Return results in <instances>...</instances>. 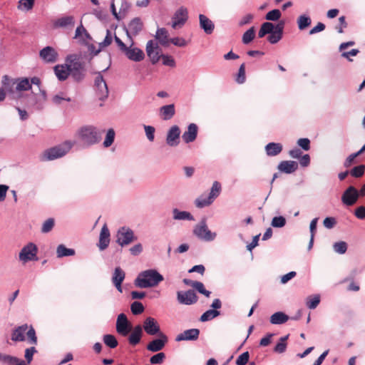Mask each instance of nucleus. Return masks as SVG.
<instances>
[{
    "mask_svg": "<svg viewBox=\"0 0 365 365\" xmlns=\"http://www.w3.org/2000/svg\"><path fill=\"white\" fill-rule=\"evenodd\" d=\"M39 57L45 63H53L57 61L58 53L54 48L47 46L39 51Z\"/></svg>",
    "mask_w": 365,
    "mask_h": 365,
    "instance_id": "15",
    "label": "nucleus"
},
{
    "mask_svg": "<svg viewBox=\"0 0 365 365\" xmlns=\"http://www.w3.org/2000/svg\"><path fill=\"white\" fill-rule=\"evenodd\" d=\"M282 16V13L279 9H274L268 11L265 15V19L267 21H277Z\"/></svg>",
    "mask_w": 365,
    "mask_h": 365,
    "instance_id": "52",
    "label": "nucleus"
},
{
    "mask_svg": "<svg viewBox=\"0 0 365 365\" xmlns=\"http://www.w3.org/2000/svg\"><path fill=\"white\" fill-rule=\"evenodd\" d=\"M173 219L176 220H194V217L187 211H181L178 208L173 210Z\"/></svg>",
    "mask_w": 365,
    "mask_h": 365,
    "instance_id": "38",
    "label": "nucleus"
},
{
    "mask_svg": "<svg viewBox=\"0 0 365 365\" xmlns=\"http://www.w3.org/2000/svg\"><path fill=\"white\" fill-rule=\"evenodd\" d=\"M297 23L298 29L303 31L311 25L312 19L309 15L302 14L297 18Z\"/></svg>",
    "mask_w": 365,
    "mask_h": 365,
    "instance_id": "42",
    "label": "nucleus"
},
{
    "mask_svg": "<svg viewBox=\"0 0 365 365\" xmlns=\"http://www.w3.org/2000/svg\"><path fill=\"white\" fill-rule=\"evenodd\" d=\"M96 94L101 101H105L108 96V88L104 78L101 72L97 73L94 81Z\"/></svg>",
    "mask_w": 365,
    "mask_h": 365,
    "instance_id": "7",
    "label": "nucleus"
},
{
    "mask_svg": "<svg viewBox=\"0 0 365 365\" xmlns=\"http://www.w3.org/2000/svg\"><path fill=\"white\" fill-rule=\"evenodd\" d=\"M214 200L212 198H210V196L207 197H200L197 198L195 201V204L198 208H203L211 205L213 202Z\"/></svg>",
    "mask_w": 365,
    "mask_h": 365,
    "instance_id": "48",
    "label": "nucleus"
},
{
    "mask_svg": "<svg viewBox=\"0 0 365 365\" xmlns=\"http://www.w3.org/2000/svg\"><path fill=\"white\" fill-rule=\"evenodd\" d=\"M125 277V272L120 267H115L113 273L111 281L116 289L120 293L123 292L122 284Z\"/></svg>",
    "mask_w": 365,
    "mask_h": 365,
    "instance_id": "22",
    "label": "nucleus"
},
{
    "mask_svg": "<svg viewBox=\"0 0 365 365\" xmlns=\"http://www.w3.org/2000/svg\"><path fill=\"white\" fill-rule=\"evenodd\" d=\"M200 333V331L199 329L193 328L187 329L177 335L175 341H196L199 338Z\"/></svg>",
    "mask_w": 365,
    "mask_h": 365,
    "instance_id": "23",
    "label": "nucleus"
},
{
    "mask_svg": "<svg viewBox=\"0 0 365 365\" xmlns=\"http://www.w3.org/2000/svg\"><path fill=\"white\" fill-rule=\"evenodd\" d=\"M333 248L335 252L343 255L347 250V243L344 241L336 242L334 244Z\"/></svg>",
    "mask_w": 365,
    "mask_h": 365,
    "instance_id": "59",
    "label": "nucleus"
},
{
    "mask_svg": "<svg viewBox=\"0 0 365 365\" xmlns=\"http://www.w3.org/2000/svg\"><path fill=\"white\" fill-rule=\"evenodd\" d=\"M163 280V276L157 269H149L138 273L134 284L141 289L151 288L158 286Z\"/></svg>",
    "mask_w": 365,
    "mask_h": 365,
    "instance_id": "1",
    "label": "nucleus"
},
{
    "mask_svg": "<svg viewBox=\"0 0 365 365\" xmlns=\"http://www.w3.org/2000/svg\"><path fill=\"white\" fill-rule=\"evenodd\" d=\"M180 129L178 125H173L168 130L166 143L170 147H176L180 143Z\"/></svg>",
    "mask_w": 365,
    "mask_h": 365,
    "instance_id": "17",
    "label": "nucleus"
},
{
    "mask_svg": "<svg viewBox=\"0 0 365 365\" xmlns=\"http://www.w3.org/2000/svg\"><path fill=\"white\" fill-rule=\"evenodd\" d=\"M130 331L128 341L130 345L135 346L140 342L143 335V327L140 324L135 325L131 329Z\"/></svg>",
    "mask_w": 365,
    "mask_h": 365,
    "instance_id": "21",
    "label": "nucleus"
},
{
    "mask_svg": "<svg viewBox=\"0 0 365 365\" xmlns=\"http://www.w3.org/2000/svg\"><path fill=\"white\" fill-rule=\"evenodd\" d=\"M27 329L28 325L26 324L15 328L11 334V340L14 341H24L25 340L24 334Z\"/></svg>",
    "mask_w": 365,
    "mask_h": 365,
    "instance_id": "33",
    "label": "nucleus"
},
{
    "mask_svg": "<svg viewBox=\"0 0 365 365\" xmlns=\"http://www.w3.org/2000/svg\"><path fill=\"white\" fill-rule=\"evenodd\" d=\"M165 357L166 356L165 353L158 352L155 355L152 356L149 361L151 364H161L164 361Z\"/></svg>",
    "mask_w": 365,
    "mask_h": 365,
    "instance_id": "60",
    "label": "nucleus"
},
{
    "mask_svg": "<svg viewBox=\"0 0 365 365\" xmlns=\"http://www.w3.org/2000/svg\"><path fill=\"white\" fill-rule=\"evenodd\" d=\"M249 359V351H245L237 358L235 363L237 365H246L248 363Z\"/></svg>",
    "mask_w": 365,
    "mask_h": 365,
    "instance_id": "62",
    "label": "nucleus"
},
{
    "mask_svg": "<svg viewBox=\"0 0 365 365\" xmlns=\"http://www.w3.org/2000/svg\"><path fill=\"white\" fill-rule=\"evenodd\" d=\"M103 132L104 130L100 131L97 128L92 125L84 126L79 130V137L85 145L90 146L100 142Z\"/></svg>",
    "mask_w": 365,
    "mask_h": 365,
    "instance_id": "3",
    "label": "nucleus"
},
{
    "mask_svg": "<svg viewBox=\"0 0 365 365\" xmlns=\"http://www.w3.org/2000/svg\"><path fill=\"white\" fill-rule=\"evenodd\" d=\"M86 75V69H71L70 68V76L73 78V81L79 83L82 82Z\"/></svg>",
    "mask_w": 365,
    "mask_h": 365,
    "instance_id": "41",
    "label": "nucleus"
},
{
    "mask_svg": "<svg viewBox=\"0 0 365 365\" xmlns=\"http://www.w3.org/2000/svg\"><path fill=\"white\" fill-rule=\"evenodd\" d=\"M21 359L0 352V362L6 365H16Z\"/></svg>",
    "mask_w": 365,
    "mask_h": 365,
    "instance_id": "47",
    "label": "nucleus"
},
{
    "mask_svg": "<svg viewBox=\"0 0 365 365\" xmlns=\"http://www.w3.org/2000/svg\"><path fill=\"white\" fill-rule=\"evenodd\" d=\"M198 127L195 123H190L187 129L182 135V138L185 143H190L195 140L197 136Z\"/></svg>",
    "mask_w": 365,
    "mask_h": 365,
    "instance_id": "26",
    "label": "nucleus"
},
{
    "mask_svg": "<svg viewBox=\"0 0 365 365\" xmlns=\"http://www.w3.org/2000/svg\"><path fill=\"white\" fill-rule=\"evenodd\" d=\"M73 38L78 39L79 44H81V39H86L88 42L93 41L92 36L85 29L82 22H81L80 25L77 26Z\"/></svg>",
    "mask_w": 365,
    "mask_h": 365,
    "instance_id": "31",
    "label": "nucleus"
},
{
    "mask_svg": "<svg viewBox=\"0 0 365 365\" xmlns=\"http://www.w3.org/2000/svg\"><path fill=\"white\" fill-rule=\"evenodd\" d=\"M115 133L114 130L113 128L108 129L103 142V145L105 148H108L113 143L115 140Z\"/></svg>",
    "mask_w": 365,
    "mask_h": 365,
    "instance_id": "54",
    "label": "nucleus"
},
{
    "mask_svg": "<svg viewBox=\"0 0 365 365\" xmlns=\"http://www.w3.org/2000/svg\"><path fill=\"white\" fill-rule=\"evenodd\" d=\"M358 199V190L353 185L349 186L341 195V202L346 206L354 205Z\"/></svg>",
    "mask_w": 365,
    "mask_h": 365,
    "instance_id": "14",
    "label": "nucleus"
},
{
    "mask_svg": "<svg viewBox=\"0 0 365 365\" xmlns=\"http://www.w3.org/2000/svg\"><path fill=\"white\" fill-rule=\"evenodd\" d=\"M283 149V146L279 143H269L265 145L266 154L268 156H276L279 155Z\"/></svg>",
    "mask_w": 365,
    "mask_h": 365,
    "instance_id": "34",
    "label": "nucleus"
},
{
    "mask_svg": "<svg viewBox=\"0 0 365 365\" xmlns=\"http://www.w3.org/2000/svg\"><path fill=\"white\" fill-rule=\"evenodd\" d=\"M146 52L153 65L156 64L161 58V48L158 46V43H155L153 40L148 41L146 44Z\"/></svg>",
    "mask_w": 365,
    "mask_h": 365,
    "instance_id": "13",
    "label": "nucleus"
},
{
    "mask_svg": "<svg viewBox=\"0 0 365 365\" xmlns=\"http://www.w3.org/2000/svg\"><path fill=\"white\" fill-rule=\"evenodd\" d=\"M54 225L55 220L52 217L48 218L46 221L43 222L41 231L42 233H48L52 230Z\"/></svg>",
    "mask_w": 365,
    "mask_h": 365,
    "instance_id": "55",
    "label": "nucleus"
},
{
    "mask_svg": "<svg viewBox=\"0 0 365 365\" xmlns=\"http://www.w3.org/2000/svg\"><path fill=\"white\" fill-rule=\"evenodd\" d=\"M235 81L239 84L244 83L246 81L245 64L244 63H242L239 68L238 73L237 74Z\"/></svg>",
    "mask_w": 365,
    "mask_h": 365,
    "instance_id": "58",
    "label": "nucleus"
},
{
    "mask_svg": "<svg viewBox=\"0 0 365 365\" xmlns=\"http://www.w3.org/2000/svg\"><path fill=\"white\" fill-rule=\"evenodd\" d=\"M130 310L133 314L139 315L144 312L145 307L140 302L134 301L130 304Z\"/></svg>",
    "mask_w": 365,
    "mask_h": 365,
    "instance_id": "51",
    "label": "nucleus"
},
{
    "mask_svg": "<svg viewBox=\"0 0 365 365\" xmlns=\"http://www.w3.org/2000/svg\"><path fill=\"white\" fill-rule=\"evenodd\" d=\"M158 338L151 340L146 346V349L151 352L161 351L168 341V338L165 333L157 335Z\"/></svg>",
    "mask_w": 365,
    "mask_h": 365,
    "instance_id": "12",
    "label": "nucleus"
},
{
    "mask_svg": "<svg viewBox=\"0 0 365 365\" xmlns=\"http://www.w3.org/2000/svg\"><path fill=\"white\" fill-rule=\"evenodd\" d=\"M255 37V26H252L243 34L242 41L244 44L248 45L254 40Z\"/></svg>",
    "mask_w": 365,
    "mask_h": 365,
    "instance_id": "45",
    "label": "nucleus"
},
{
    "mask_svg": "<svg viewBox=\"0 0 365 365\" xmlns=\"http://www.w3.org/2000/svg\"><path fill=\"white\" fill-rule=\"evenodd\" d=\"M66 63L71 69H86L85 63L80 60V56L77 54H70L66 58Z\"/></svg>",
    "mask_w": 365,
    "mask_h": 365,
    "instance_id": "28",
    "label": "nucleus"
},
{
    "mask_svg": "<svg viewBox=\"0 0 365 365\" xmlns=\"http://www.w3.org/2000/svg\"><path fill=\"white\" fill-rule=\"evenodd\" d=\"M284 24L285 22L283 20L278 22L277 28L267 36V41L270 43L275 44L282 38Z\"/></svg>",
    "mask_w": 365,
    "mask_h": 365,
    "instance_id": "24",
    "label": "nucleus"
},
{
    "mask_svg": "<svg viewBox=\"0 0 365 365\" xmlns=\"http://www.w3.org/2000/svg\"><path fill=\"white\" fill-rule=\"evenodd\" d=\"M277 28V24H274L273 23L266 21L262 24L260 29L258 31V37L263 38L267 34H270L273 31Z\"/></svg>",
    "mask_w": 365,
    "mask_h": 365,
    "instance_id": "37",
    "label": "nucleus"
},
{
    "mask_svg": "<svg viewBox=\"0 0 365 365\" xmlns=\"http://www.w3.org/2000/svg\"><path fill=\"white\" fill-rule=\"evenodd\" d=\"M193 234L200 240L210 242L215 239L216 233L212 232L207 227L206 219L202 218L193 229Z\"/></svg>",
    "mask_w": 365,
    "mask_h": 365,
    "instance_id": "4",
    "label": "nucleus"
},
{
    "mask_svg": "<svg viewBox=\"0 0 365 365\" xmlns=\"http://www.w3.org/2000/svg\"><path fill=\"white\" fill-rule=\"evenodd\" d=\"M289 334H287L279 338V341L273 348V351L277 354H282L286 351L287 347V341L289 339Z\"/></svg>",
    "mask_w": 365,
    "mask_h": 365,
    "instance_id": "40",
    "label": "nucleus"
},
{
    "mask_svg": "<svg viewBox=\"0 0 365 365\" xmlns=\"http://www.w3.org/2000/svg\"><path fill=\"white\" fill-rule=\"evenodd\" d=\"M75 25V19L73 16H65L57 19L53 22V26L55 28H66L73 27Z\"/></svg>",
    "mask_w": 365,
    "mask_h": 365,
    "instance_id": "30",
    "label": "nucleus"
},
{
    "mask_svg": "<svg viewBox=\"0 0 365 365\" xmlns=\"http://www.w3.org/2000/svg\"><path fill=\"white\" fill-rule=\"evenodd\" d=\"M115 328L117 332L123 336H128L132 326L124 313L118 316Z\"/></svg>",
    "mask_w": 365,
    "mask_h": 365,
    "instance_id": "10",
    "label": "nucleus"
},
{
    "mask_svg": "<svg viewBox=\"0 0 365 365\" xmlns=\"http://www.w3.org/2000/svg\"><path fill=\"white\" fill-rule=\"evenodd\" d=\"M365 172V165L364 164H360L359 165L354 166L349 170V174L356 178H361L364 175Z\"/></svg>",
    "mask_w": 365,
    "mask_h": 365,
    "instance_id": "49",
    "label": "nucleus"
},
{
    "mask_svg": "<svg viewBox=\"0 0 365 365\" xmlns=\"http://www.w3.org/2000/svg\"><path fill=\"white\" fill-rule=\"evenodd\" d=\"M136 240L137 237L135 236L133 230L128 227H121L117 231L115 242L122 247Z\"/></svg>",
    "mask_w": 365,
    "mask_h": 365,
    "instance_id": "5",
    "label": "nucleus"
},
{
    "mask_svg": "<svg viewBox=\"0 0 365 365\" xmlns=\"http://www.w3.org/2000/svg\"><path fill=\"white\" fill-rule=\"evenodd\" d=\"M35 0H20L19 1L18 8L21 9V6L26 11L31 10L34 5Z\"/></svg>",
    "mask_w": 365,
    "mask_h": 365,
    "instance_id": "64",
    "label": "nucleus"
},
{
    "mask_svg": "<svg viewBox=\"0 0 365 365\" xmlns=\"http://www.w3.org/2000/svg\"><path fill=\"white\" fill-rule=\"evenodd\" d=\"M200 26L207 34H211L215 29L214 23L204 14L199 15Z\"/></svg>",
    "mask_w": 365,
    "mask_h": 365,
    "instance_id": "29",
    "label": "nucleus"
},
{
    "mask_svg": "<svg viewBox=\"0 0 365 365\" xmlns=\"http://www.w3.org/2000/svg\"><path fill=\"white\" fill-rule=\"evenodd\" d=\"M16 79L10 78L8 76H4L2 80V84L4 87L5 91H6L9 93H14V86H16Z\"/></svg>",
    "mask_w": 365,
    "mask_h": 365,
    "instance_id": "44",
    "label": "nucleus"
},
{
    "mask_svg": "<svg viewBox=\"0 0 365 365\" xmlns=\"http://www.w3.org/2000/svg\"><path fill=\"white\" fill-rule=\"evenodd\" d=\"M286 222L287 220L284 216H275L272 220L271 225L275 228H282L285 226Z\"/></svg>",
    "mask_w": 365,
    "mask_h": 365,
    "instance_id": "53",
    "label": "nucleus"
},
{
    "mask_svg": "<svg viewBox=\"0 0 365 365\" xmlns=\"http://www.w3.org/2000/svg\"><path fill=\"white\" fill-rule=\"evenodd\" d=\"M76 252L75 250L66 247L64 245L61 244L57 247L56 254L58 258L63 257L73 256Z\"/></svg>",
    "mask_w": 365,
    "mask_h": 365,
    "instance_id": "43",
    "label": "nucleus"
},
{
    "mask_svg": "<svg viewBox=\"0 0 365 365\" xmlns=\"http://www.w3.org/2000/svg\"><path fill=\"white\" fill-rule=\"evenodd\" d=\"M142 327L143 331L150 336H156L163 333L160 330L158 321L152 317H148L145 319Z\"/></svg>",
    "mask_w": 365,
    "mask_h": 365,
    "instance_id": "9",
    "label": "nucleus"
},
{
    "mask_svg": "<svg viewBox=\"0 0 365 365\" xmlns=\"http://www.w3.org/2000/svg\"><path fill=\"white\" fill-rule=\"evenodd\" d=\"M160 112L164 120H170L175 114V105L169 104L163 106L160 108Z\"/></svg>",
    "mask_w": 365,
    "mask_h": 365,
    "instance_id": "36",
    "label": "nucleus"
},
{
    "mask_svg": "<svg viewBox=\"0 0 365 365\" xmlns=\"http://www.w3.org/2000/svg\"><path fill=\"white\" fill-rule=\"evenodd\" d=\"M110 233L106 224L101 228L98 247L101 251L105 250L109 245L110 241Z\"/></svg>",
    "mask_w": 365,
    "mask_h": 365,
    "instance_id": "20",
    "label": "nucleus"
},
{
    "mask_svg": "<svg viewBox=\"0 0 365 365\" xmlns=\"http://www.w3.org/2000/svg\"><path fill=\"white\" fill-rule=\"evenodd\" d=\"M178 302L181 304L191 305L195 304L198 300V297L193 289L187 291L177 292Z\"/></svg>",
    "mask_w": 365,
    "mask_h": 365,
    "instance_id": "11",
    "label": "nucleus"
},
{
    "mask_svg": "<svg viewBox=\"0 0 365 365\" xmlns=\"http://www.w3.org/2000/svg\"><path fill=\"white\" fill-rule=\"evenodd\" d=\"M143 27V22L139 17L133 19L128 24V28H125L128 37L131 38V35L137 36L142 31Z\"/></svg>",
    "mask_w": 365,
    "mask_h": 365,
    "instance_id": "19",
    "label": "nucleus"
},
{
    "mask_svg": "<svg viewBox=\"0 0 365 365\" xmlns=\"http://www.w3.org/2000/svg\"><path fill=\"white\" fill-rule=\"evenodd\" d=\"M221 192V184L215 181L212 184V186L210 190V192L209 194L210 198H212L215 200L217 197H218Z\"/></svg>",
    "mask_w": 365,
    "mask_h": 365,
    "instance_id": "56",
    "label": "nucleus"
},
{
    "mask_svg": "<svg viewBox=\"0 0 365 365\" xmlns=\"http://www.w3.org/2000/svg\"><path fill=\"white\" fill-rule=\"evenodd\" d=\"M72 146L73 144L67 140L62 144L48 148L43 153L41 160L50 161L62 158L68 153Z\"/></svg>",
    "mask_w": 365,
    "mask_h": 365,
    "instance_id": "2",
    "label": "nucleus"
},
{
    "mask_svg": "<svg viewBox=\"0 0 365 365\" xmlns=\"http://www.w3.org/2000/svg\"><path fill=\"white\" fill-rule=\"evenodd\" d=\"M103 341L110 349H115L118 345L116 337L113 334H107L103 335Z\"/></svg>",
    "mask_w": 365,
    "mask_h": 365,
    "instance_id": "46",
    "label": "nucleus"
},
{
    "mask_svg": "<svg viewBox=\"0 0 365 365\" xmlns=\"http://www.w3.org/2000/svg\"><path fill=\"white\" fill-rule=\"evenodd\" d=\"M155 37L161 46L164 47L169 46L170 38H168V31L165 28H158Z\"/></svg>",
    "mask_w": 365,
    "mask_h": 365,
    "instance_id": "32",
    "label": "nucleus"
},
{
    "mask_svg": "<svg viewBox=\"0 0 365 365\" xmlns=\"http://www.w3.org/2000/svg\"><path fill=\"white\" fill-rule=\"evenodd\" d=\"M125 56L130 61L140 62L145 58V53L138 47L128 46L123 53Z\"/></svg>",
    "mask_w": 365,
    "mask_h": 365,
    "instance_id": "18",
    "label": "nucleus"
},
{
    "mask_svg": "<svg viewBox=\"0 0 365 365\" xmlns=\"http://www.w3.org/2000/svg\"><path fill=\"white\" fill-rule=\"evenodd\" d=\"M81 45L87 46L88 51L90 52V54L91 56H97L100 52L101 49H96V46L93 43H90L86 39H81Z\"/></svg>",
    "mask_w": 365,
    "mask_h": 365,
    "instance_id": "57",
    "label": "nucleus"
},
{
    "mask_svg": "<svg viewBox=\"0 0 365 365\" xmlns=\"http://www.w3.org/2000/svg\"><path fill=\"white\" fill-rule=\"evenodd\" d=\"M289 319V317L283 312H277L271 315L269 322L272 324H282L286 323Z\"/></svg>",
    "mask_w": 365,
    "mask_h": 365,
    "instance_id": "35",
    "label": "nucleus"
},
{
    "mask_svg": "<svg viewBox=\"0 0 365 365\" xmlns=\"http://www.w3.org/2000/svg\"><path fill=\"white\" fill-rule=\"evenodd\" d=\"M145 135L149 141L153 142L155 138V129L152 125H144Z\"/></svg>",
    "mask_w": 365,
    "mask_h": 365,
    "instance_id": "63",
    "label": "nucleus"
},
{
    "mask_svg": "<svg viewBox=\"0 0 365 365\" xmlns=\"http://www.w3.org/2000/svg\"><path fill=\"white\" fill-rule=\"evenodd\" d=\"M277 168L281 173L291 174L298 169V163L294 160H283L279 163Z\"/></svg>",
    "mask_w": 365,
    "mask_h": 365,
    "instance_id": "27",
    "label": "nucleus"
},
{
    "mask_svg": "<svg viewBox=\"0 0 365 365\" xmlns=\"http://www.w3.org/2000/svg\"><path fill=\"white\" fill-rule=\"evenodd\" d=\"M16 81L15 90L16 91H26L31 89V83L28 78H16Z\"/></svg>",
    "mask_w": 365,
    "mask_h": 365,
    "instance_id": "39",
    "label": "nucleus"
},
{
    "mask_svg": "<svg viewBox=\"0 0 365 365\" xmlns=\"http://www.w3.org/2000/svg\"><path fill=\"white\" fill-rule=\"evenodd\" d=\"M37 252V246L33 242H29L21 250L19 255V260L24 263L36 261L38 260Z\"/></svg>",
    "mask_w": 365,
    "mask_h": 365,
    "instance_id": "6",
    "label": "nucleus"
},
{
    "mask_svg": "<svg viewBox=\"0 0 365 365\" xmlns=\"http://www.w3.org/2000/svg\"><path fill=\"white\" fill-rule=\"evenodd\" d=\"M188 19L187 10L185 7L178 9L172 17V27L176 29L182 26Z\"/></svg>",
    "mask_w": 365,
    "mask_h": 365,
    "instance_id": "16",
    "label": "nucleus"
},
{
    "mask_svg": "<svg viewBox=\"0 0 365 365\" xmlns=\"http://www.w3.org/2000/svg\"><path fill=\"white\" fill-rule=\"evenodd\" d=\"M212 309L205 312L200 317V321L205 322L210 321L220 315L219 309L222 307V302L220 299H215L210 305Z\"/></svg>",
    "mask_w": 365,
    "mask_h": 365,
    "instance_id": "8",
    "label": "nucleus"
},
{
    "mask_svg": "<svg viewBox=\"0 0 365 365\" xmlns=\"http://www.w3.org/2000/svg\"><path fill=\"white\" fill-rule=\"evenodd\" d=\"M161 59L164 66L173 68L176 65L174 58L168 54H161Z\"/></svg>",
    "mask_w": 365,
    "mask_h": 365,
    "instance_id": "61",
    "label": "nucleus"
},
{
    "mask_svg": "<svg viewBox=\"0 0 365 365\" xmlns=\"http://www.w3.org/2000/svg\"><path fill=\"white\" fill-rule=\"evenodd\" d=\"M53 71L59 81H66L70 76V68L66 63L56 65L53 67Z\"/></svg>",
    "mask_w": 365,
    "mask_h": 365,
    "instance_id": "25",
    "label": "nucleus"
},
{
    "mask_svg": "<svg viewBox=\"0 0 365 365\" xmlns=\"http://www.w3.org/2000/svg\"><path fill=\"white\" fill-rule=\"evenodd\" d=\"M320 303L319 295L309 296L307 298L306 305L310 309H314Z\"/></svg>",
    "mask_w": 365,
    "mask_h": 365,
    "instance_id": "50",
    "label": "nucleus"
}]
</instances>
